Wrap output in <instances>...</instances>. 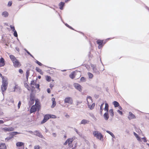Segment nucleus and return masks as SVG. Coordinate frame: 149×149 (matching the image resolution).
<instances>
[{"instance_id":"nucleus-54","label":"nucleus","mask_w":149,"mask_h":149,"mask_svg":"<svg viewBox=\"0 0 149 149\" xmlns=\"http://www.w3.org/2000/svg\"><path fill=\"white\" fill-rule=\"evenodd\" d=\"M19 72L21 74H22L23 73V71L21 69H19Z\"/></svg>"},{"instance_id":"nucleus-57","label":"nucleus","mask_w":149,"mask_h":149,"mask_svg":"<svg viewBox=\"0 0 149 149\" xmlns=\"http://www.w3.org/2000/svg\"><path fill=\"white\" fill-rule=\"evenodd\" d=\"M4 122V121L2 120H0V124H2Z\"/></svg>"},{"instance_id":"nucleus-62","label":"nucleus","mask_w":149,"mask_h":149,"mask_svg":"<svg viewBox=\"0 0 149 149\" xmlns=\"http://www.w3.org/2000/svg\"><path fill=\"white\" fill-rule=\"evenodd\" d=\"M49 86L51 88H52L53 87V85L52 84H50Z\"/></svg>"},{"instance_id":"nucleus-1","label":"nucleus","mask_w":149,"mask_h":149,"mask_svg":"<svg viewBox=\"0 0 149 149\" xmlns=\"http://www.w3.org/2000/svg\"><path fill=\"white\" fill-rule=\"evenodd\" d=\"M10 58L13 63V65L15 67H19L21 64L19 61L13 55H10Z\"/></svg>"},{"instance_id":"nucleus-21","label":"nucleus","mask_w":149,"mask_h":149,"mask_svg":"<svg viewBox=\"0 0 149 149\" xmlns=\"http://www.w3.org/2000/svg\"><path fill=\"white\" fill-rule=\"evenodd\" d=\"M6 146L4 143H1L0 144V149H6Z\"/></svg>"},{"instance_id":"nucleus-19","label":"nucleus","mask_w":149,"mask_h":149,"mask_svg":"<svg viewBox=\"0 0 149 149\" xmlns=\"http://www.w3.org/2000/svg\"><path fill=\"white\" fill-rule=\"evenodd\" d=\"M16 145L18 147H20L22 146H23L24 147V143L22 142H18L16 143ZM22 149H24V147Z\"/></svg>"},{"instance_id":"nucleus-20","label":"nucleus","mask_w":149,"mask_h":149,"mask_svg":"<svg viewBox=\"0 0 149 149\" xmlns=\"http://www.w3.org/2000/svg\"><path fill=\"white\" fill-rule=\"evenodd\" d=\"M30 100L31 101L30 102V104H33V102H34L35 100L34 97L32 96V95H31V94L30 95Z\"/></svg>"},{"instance_id":"nucleus-51","label":"nucleus","mask_w":149,"mask_h":149,"mask_svg":"<svg viewBox=\"0 0 149 149\" xmlns=\"http://www.w3.org/2000/svg\"><path fill=\"white\" fill-rule=\"evenodd\" d=\"M141 139L143 140V141L144 142H147V141L146 140V137H144L143 138H141Z\"/></svg>"},{"instance_id":"nucleus-22","label":"nucleus","mask_w":149,"mask_h":149,"mask_svg":"<svg viewBox=\"0 0 149 149\" xmlns=\"http://www.w3.org/2000/svg\"><path fill=\"white\" fill-rule=\"evenodd\" d=\"M134 136H135L137 139L139 141L141 142V138L138 136V134L135 132H134Z\"/></svg>"},{"instance_id":"nucleus-5","label":"nucleus","mask_w":149,"mask_h":149,"mask_svg":"<svg viewBox=\"0 0 149 149\" xmlns=\"http://www.w3.org/2000/svg\"><path fill=\"white\" fill-rule=\"evenodd\" d=\"M73 140L74 139L73 138L68 139L64 143V145H66L68 144V145L70 147H72V143Z\"/></svg>"},{"instance_id":"nucleus-39","label":"nucleus","mask_w":149,"mask_h":149,"mask_svg":"<svg viewBox=\"0 0 149 149\" xmlns=\"http://www.w3.org/2000/svg\"><path fill=\"white\" fill-rule=\"evenodd\" d=\"M88 74L89 78H93V75L92 74L88 72Z\"/></svg>"},{"instance_id":"nucleus-7","label":"nucleus","mask_w":149,"mask_h":149,"mask_svg":"<svg viewBox=\"0 0 149 149\" xmlns=\"http://www.w3.org/2000/svg\"><path fill=\"white\" fill-rule=\"evenodd\" d=\"M91 66L92 68L93 72L97 74H99L100 72L96 68V66L95 65L93 64H91Z\"/></svg>"},{"instance_id":"nucleus-15","label":"nucleus","mask_w":149,"mask_h":149,"mask_svg":"<svg viewBox=\"0 0 149 149\" xmlns=\"http://www.w3.org/2000/svg\"><path fill=\"white\" fill-rule=\"evenodd\" d=\"M89 121L86 119H83L81 122L80 124L86 125L88 124L89 123Z\"/></svg>"},{"instance_id":"nucleus-16","label":"nucleus","mask_w":149,"mask_h":149,"mask_svg":"<svg viewBox=\"0 0 149 149\" xmlns=\"http://www.w3.org/2000/svg\"><path fill=\"white\" fill-rule=\"evenodd\" d=\"M106 132L107 133L109 134L112 137V140L113 141V138H114V139L116 138V137H115V135L113 134L112 132H111L108 130H107V131H106Z\"/></svg>"},{"instance_id":"nucleus-30","label":"nucleus","mask_w":149,"mask_h":149,"mask_svg":"<svg viewBox=\"0 0 149 149\" xmlns=\"http://www.w3.org/2000/svg\"><path fill=\"white\" fill-rule=\"evenodd\" d=\"M89 116L91 117L95 121L97 120V119L95 117L93 113H89Z\"/></svg>"},{"instance_id":"nucleus-23","label":"nucleus","mask_w":149,"mask_h":149,"mask_svg":"<svg viewBox=\"0 0 149 149\" xmlns=\"http://www.w3.org/2000/svg\"><path fill=\"white\" fill-rule=\"evenodd\" d=\"M21 133L20 132H11L10 133V135L11 136H13L14 135H17V134H21Z\"/></svg>"},{"instance_id":"nucleus-35","label":"nucleus","mask_w":149,"mask_h":149,"mask_svg":"<svg viewBox=\"0 0 149 149\" xmlns=\"http://www.w3.org/2000/svg\"><path fill=\"white\" fill-rule=\"evenodd\" d=\"M30 72L29 70H27L26 72V78L27 80L28 79Z\"/></svg>"},{"instance_id":"nucleus-36","label":"nucleus","mask_w":149,"mask_h":149,"mask_svg":"<svg viewBox=\"0 0 149 149\" xmlns=\"http://www.w3.org/2000/svg\"><path fill=\"white\" fill-rule=\"evenodd\" d=\"M14 91H15L17 89L18 91L20 90V88L19 86H18L17 85H16L15 87L14 88Z\"/></svg>"},{"instance_id":"nucleus-48","label":"nucleus","mask_w":149,"mask_h":149,"mask_svg":"<svg viewBox=\"0 0 149 149\" xmlns=\"http://www.w3.org/2000/svg\"><path fill=\"white\" fill-rule=\"evenodd\" d=\"M34 149H40V147L39 146H34Z\"/></svg>"},{"instance_id":"nucleus-44","label":"nucleus","mask_w":149,"mask_h":149,"mask_svg":"<svg viewBox=\"0 0 149 149\" xmlns=\"http://www.w3.org/2000/svg\"><path fill=\"white\" fill-rule=\"evenodd\" d=\"M13 137V136H11L9 137H8L6 138L5 140L6 141H8L9 140H10Z\"/></svg>"},{"instance_id":"nucleus-26","label":"nucleus","mask_w":149,"mask_h":149,"mask_svg":"<svg viewBox=\"0 0 149 149\" xmlns=\"http://www.w3.org/2000/svg\"><path fill=\"white\" fill-rule=\"evenodd\" d=\"M109 112L110 116L112 117H113L114 115L113 110L112 109H110L109 111H108V112Z\"/></svg>"},{"instance_id":"nucleus-42","label":"nucleus","mask_w":149,"mask_h":149,"mask_svg":"<svg viewBox=\"0 0 149 149\" xmlns=\"http://www.w3.org/2000/svg\"><path fill=\"white\" fill-rule=\"evenodd\" d=\"M14 32V36L16 37H17V31L16 30L13 31Z\"/></svg>"},{"instance_id":"nucleus-43","label":"nucleus","mask_w":149,"mask_h":149,"mask_svg":"<svg viewBox=\"0 0 149 149\" xmlns=\"http://www.w3.org/2000/svg\"><path fill=\"white\" fill-rule=\"evenodd\" d=\"M24 50L26 52V53L28 54H29V55H30L33 58H34L33 56L26 49H24Z\"/></svg>"},{"instance_id":"nucleus-13","label":"nucleus","mask_w":149,"mask_h":149,"mask_svg":"<svg viewBox=\"0 0 149 149\" xmlns=\"http://www.w3.org/2000/svg\"><path fill=\"white\" fill-rule=\"evenodd\" d=\"M37 110V107L36 106L33 105L31 108L30 109V112L32 113L36 111Z\"/></svg>"},{"instance_id":"nucleus-59","label":"nucleus","mask_w":149,"mask_h":149,"mask_svg":"<svg viewBox=\"0 0 149 149\" xmlns=\"http://www.w3.org/2000/svg\"><path fill=\"white\" fill-rule=\"evenodd\" d=\"M12 4V3L11 2H10V1L8 3V5L9 6H11Z\"/></svg>"},{"instance_id":"nucleus-3","label":"nucleus","mask_w":149,"mask_h":149,"mask_svg":"<svg viewBox=\"0 0 149 149\" xmlns=\"http://www.w3.org/2000/svg\"><path fill=\"white\" fill-rule=\"evenodd\" d=\"M94 136L97 139L102 140L103 139V136L101 133L97 131H94L93 132Z\"/></svg>"},{"instance_id":"nucleus-11","label":"nucleus","mask_w":149,"mask_h":149,"mask_svg":"<svg viewBox=\"0 0 149 149\" xmlns=\"http://www.w3.org/2000/svg\"><path fill=\"white\" fill-rule=\"evenodd\" d=\"M97 43L99 45L98 47L100 49L104 45V43L103 44V40H98L97 41Z\"/></svg>"},{"instance_id":"nucleus-46","label":"nucleus","mask_w":149,"mask_h":149,"mask_svg":"<svg viewBox=\"0 0 149 149\" xmlns=\"http://www.w3.org/2000/svg\"><path fill=\"white\" fill-rule=\"evenodd\" d=\"M74 130L80 136H81V134L78 131L77 129H75Z\"/></svg>"},{"instance_id":"nucleus-12","label":"nucleus","mask_w":149,"mask_h":149,"mask_svg":"<svg viewBox=\"0 0 149 149\" xmlns=\"http://www.w3.org/2000/svg\"><path fill=\"white\" fill-rule=\"evenodd\" d=\"M128 118L129 120H130L132 119L135 118V117L134 115L131 112H129V114L128 116Z\"/></svg>"},{"instance_id":"nucleus-49","label":"nucleus","mask_w":149,"mask_h":149,"mask_svg":"<svg viewBox=\"0 0 149 149\" xmlns=\"http://www.w3.org/2000/svg\"><path fill=\"white\" fill-rule=\"evenodd\" d=\"M0 77H1L2 78V81H3L4 79H7L6 77L4 78L3 76H2V74L1 73H0Z\"/></svg>"},{"instance_id":"nucleus-29","label":"nucleus","mask_w":149,"mask_h":149,"mask_svg":"<svg viewBox=\"0 0 149 149\" xmlns=\"http://www.w3.org/2000/svg\"><path fill=\"white\" fill-rule=\"evenodd\" d=\"M113 104L114 106L115 107H117L119 106V103L117 101H114L113 102Z\"/></svg>"},{"instance_id":"nucleus-47","label":"nucleus","mask_w":149,"mask_h":149,"mask_svg":"<svg viewBox=\"0 0 149 149\" xmlns=\"http://www.w3.org/2000/svg\"><path fill=\"white\" fill-rule=\"evenodd\" d=\"M10 27L11 28V29L12 30V31H13L15 30V27L13 26H12L11 25L10 26Z\"/></svg>"},{"instance_id":"nucleus-28","label":"nucleus","mask_w":149,"mask_h":149,"mask_svg":"<svg viewBox=\"0 0 149 149\" xmlns=\"http://www.w3.org/2000/svg\"><path fill=\"white\" fill-rule=\"evenodd\" d=\"M104 110L106 111V112H108L109 111V105L107 103L105 104V107L104 108Z\"/></svg>"},{"instance_id":"nucleus-4","label":"nucleus","mask_w":149,"mask_h":149,"mask_svg":"<svg viewBox=\"0 0 149 149\" xmlns=\"http://www.w3.org/2000/svg\"><path fill=\"white\" fill-rule=\"evenodd\" d=\"M0 131L2 132H10L13 131L14 130V128L12 127H5L1 128L0 129Z\"/></svg>"},{"instance_id":"nucleus-9","label":"nucleus","mask_w":149,"mask_h":149,"mask_svg":"<svg viewBox=\"0 0 149 149\" xmlns=\"http://www.w3.org/2000/svg\"><path fill=\"white\" fill-rule=\"evenodd\" d=\"M33 134L38 136L41 138H43L44 137L42 134L41 133L39 132V131L36 130L33 132Z\"/></svg>"},{"instance_id":"nucleus-24","label":"nucleus","mask_w":149,"mask_h":149,"mask_svg":"<svg viewBox=\"0 0 149 149\" xmlns=\"http://www.w3.org/2000/svg\"><path fill=\"white\" fill-rule=\"evenodd\" d=\"M36 70L37 72L41 74H43V72L38 67H36Z\"/></svg>"},{"instance_id":"nucleus-63","label":"nucleus","mask_w":149,"mask_h":149,"mask_svg":"<svg viewBox=\"0 0 149 149\" xmlns=\"http://www.w3.org/2000/svg\"><path fill=\"white\" fill-rule=\"evenodd\" d=\"M52 101L53 102H55V99L54 98H53L52 99Z\"/></svg>"},{"instance_id":"nucleus-32","label":"nucleus","mask_w":149,"mask_h":149,"mask_svg":"<svg viewBox=\"0 0 149 149\" xmlns=\"http://www.w3.org/2000/svg\"><path fill=\"white\" fill-rule=\"evenodd\" d=\"M60 9L61 10H63V7L64 5V3L63 2H61L60 4Z\"/></svg>"},{"instance_id":"nucleus-14","label":"nucleus","mask_w":149,"mask_h":149,"mask_svg":"<svg viewBox=\"0 0 149 149\" xmlns=\"http://www.w3.org/2000/svg\"><path fill=\"white\" fill-rule=\"evenodd\" d=\"M103 116L104 118L106 120H107L109 117L108 114V112H106L104 114Z\"/></svg>"},{"instance_id":"nucleus-18","label":"nucleus","mask_w":149,"mask_h":149,"mask_svg":"<svg viewBox=\"0 0 149 149\" xmlns=\"http://www.w3.org/2000/svg\"><path fill=\"white\" fill-rule=\"evenodd\" d=\"M4 59L1 58L0 59V67L3 66L4 65Z\"/></svg>"},{"instance_id":"nucleus-61","label":"nucleus","mask_w":149,"mask_h":149,"mask_svg":"<svg viewBox=\"0 0 149 149\" xmlns=\"http://www.w3.org/2000/svg\"><path fill=\"white\" fill-rule=\"evenodd\" d=\"M28 132L31 134H33V132L31 131H29Z\"/></svg>"},{"instance_id":"nucleus-2","label":"nucleus","mask_w":149,"mask_h":149,"mask_svg":"<svg viewBox=\"0 0 149 149\" xmlns=\"http://www.w3.org/2000/svg\"><path fill=\"white\" fill-rule=\"evenodd\" d=\"M7 80V79H5L3 81H2V84L1 86V90L3 94V93L6 90L7 88L8 82Z\"/></svg>"},{"instance_id":"nucleus-37","label":"nucleus","mask_w":149,"mask_h":149,"mask_svg":"<svg viewBox=\"0 0 149 149\" xmlns=\"http://www.w3.org/2000/svg\"><path fill=\"white\" fill-rule=\"evenodd\" d=\"M80 81L83 82H85L86 81V79L84 77H82L80 79Z\"/></svg>"},{"instance_id":"nucleus-38","label":"nucleus","mask_w":149,"mask_h":149,"mask_svg":"<svg viewBox=\"0 0 149 149\" xmlns=\"http://www.w3.org/2000/svg\"><path fill=\"white\" fill-rule=\"evenodd\" d=\"M24 86L28 90H29L30 87L29 86V85L26 83L24 84Z\"/></svg>"},{"instance_id":"nucleus-27","label":"nucleus","mask_w":149,"mask_h":149,"mask_svg":"<svg viewBox=\"0 0 149 149\" xmlns=\"http://www.w3.org/2000/svg\"><path fill=\"white\" fill-rule=\"evenodd\" d=\"M88 105L90 109L91 110H92L93 109L94 107L95 104L94 103H93L92 105H90V104H88Z\"/></svg>"},{"instance_id":"nucleus-34","label":"nucleus","mask_w":149,"mask_h":149,"mask_svg":"<svg viewBox=\"0 0 149 149\" xmlns=\"http://www.w3.org/2000/svg\"><path fill=\"white\" fill-rule=\"evenodd\" d=\"M74 72H73L71 73L69 77L71 79H73L74 78Z\"/></svg>"},{"instance_id":"nucleus-56","label":"nucleus","mask_w":149,"mask_h":149,"mask_svg":"<svg viewBox=\"0 0 149 149\" xmlns=\"http://www.w3.org/2000/svg\"><path fill=\"white\" fill-rule=\"evenodd\" d=\"M36 88H38V89H39V84H36Z\"/></svg>"},{"instance_id":"nucleus-8","label":"nucleus","mask_w":149,"mask_h":149,"mask_svg":"<svg viewBox=\"0 0 149 149\" xmlns=\"http://www.w3.org/2000/svg\"><path fill=\"white\" fill-rule=\"evenodd\" d=\"M50 115L49 114H47L45 115L44 116V118L43 120L41 122V123L43 124L46 122L49 118Z\"/></svg>"},{"instance_id":"nucleus-25","label":"nucleus","mask_w":149,"mask_h":149,"mask_svg":"<svg viewBox=\"0 0 149 149\" xmlns=\"http://www.w3.org/2000/svg\"><path fill=\"white\" fill-rule=\"evenodd\" d=\"M2 15L5 17H7L8 15V13L7 11L3 12L2 13Z\"/></svg>"},{"instance_id":"nucleus-31","label":"nucleus","mask_w":149,"mask_h":149,"mask_svg":"<svg viewBox=\"0 0 149 149\" xmlns=\"http://www.w3.org/2000/svg\"><path fill=\"white\" fill-rule=\"evenodd\" d=\"M46 80L50 82L51 80V77L50 76H46L45 77Z\"/></svg>"},{"instance_id":"nucleus-10","label":"nucleus","mask_w":149,"mask_h":149,"mask_svg":"<svg viewBox=\"0 0 149 149\" xmlns=\"http://www.w3.org/2000/svg\"><path fill=\"white\" fill-rule=\"evenodd\" d=\"M74 86L75 88L79 90V91H82L81 86L78 83H74Z\"/></svg>"},{"instance_id":"nucleus-58","label":"nucleus","mask_w":149,"mask_h":149,"mask_svg":"<svg viewBox=\"0 0 149 149\" xmlns=\"http://www.w3.org/2000/svg\"><path fill=\"white\" fill-rule=\"evenodd\" d=\"M82 102H81L80 101H77V105H78L79 104H80Z\"/></svg>"},{"instance_id":"nucleus-17","label":"nucleus","mask_w":149,"mask_h":149,"mask_svg":"<svg viewBox=\"0 0 149 149\" xmlns=\"http://www.w3.org/2000/svg\"><path fill=\"white\" fill-rule=\"evenodd\" d=\"M87 100L88 104H90L92 102V98L90 96H88L87 98Z\"/></svg>"},{"instance_id":"nucleus-40","label":"nucleus","mask_w":149,"mask_h":149,"mask_svg":"<svg viewBox=\"0 0 149 149\" xmlns=\"http://www.w3.org/2000/svg\"><path fill=\"white\" fill-rule=\"evenodd\" d=\"M56 102H52V105L51 106V107L52 108H53L56 105Z\"/></svg>"},{"instance_id":"nucleus-33","label":"nucleus","mask_w":149,"mask_h":149,"mask_svg":"<svg viewBox=\"0 0 149 149\" xmlns=\"http://www.w3.org/2000/svg\"><path fill=\"white\" fill-rule=\"evenodd\" d=\"M104 104V102L101 105L100 107V112L101 114L102 113V111L103 110V107Z\"/></svg>"},{"instance_id":"nucleus-60","label":"nucleus","mask_w":149,"mask_h":149,"mask_svg":"<svg viewBox=\"0 0 149 149\" xmlns=\"http://www.w3.org/2000/svg\"><path fill=\"white\" fill-rule=\"evenodd\" d=\"M47 91L48 93H50V90L49 88H48L47 89Z\"/></svg>"},{"instance_id":"nucleus-41","label":"nucleus","mask_w":149,"mask_h":149,"mask_svg":"<svg viewBox=\"0 0 149 149\" xmlns=\"http://www.w3.org/2000/svg\"><path fill=\"white\" fill-rule=\"evenodd\" d=\"M31 84L32 87H33V86H32L36 84H35V82L34 80H32L31 81Z\"/></svg>"},{"instance_id":"nucleus-55","label":"nucleus","mask_w":149,"mask_h":149,"mask_svg":"<svg viewBox=\"0 0 149 149\" xmlns=\"http://www.w3.org/2000/svg\"><path fill=\"white\" fill-rule=\"evenodd\" d=\"M52 135H53V136L54 137H56V133H52Z\"/></svg>"},{"instance_id":"nucleus-52","label":"nucleus","mask_w":149,"mask_h":149,"mask_svg":"<svg viewBox=\"0 0 149 149\" xmlns=\"http://www.w3.org/2000/svg\"><path fill=\"white\" fill-rule=\"evenodd\" d=\"M117 112L121 115H122L123 114L122 112L119 110H117Z\"/></svg>"},{"instance_id":"nucleus-6","label":"nucleus","mask_w":149,"mask_h":149,"mask_svg":"<svg viewBox=\"0 0 149 149\" xmlns=\"http://www.w3.org/2000/svg\"><path fill=\"white\" fill-rule=\"evenodd\" d=\"M65 103H68L69 104H72L73 102L72 98L71 97H67L64 100Z\"/></svg>"},{"instance_id":"nucleus-45","label":"nucleus","mask_w":149,"mask_h":149,"mask_svg":"<svg viewBox=\"0 0 149 149\" xmlns=\"http://www.w3.org/2000/svg\"><path fill=\"white\" fill-rule=\"evenodd\" d=\"M50 118H56V116L54 115H50Z\"/></svg>"},{"instance_id":"nucleus-64","label":"nucleus","mask_w":149,"mask_h":149,"mask_svg":"<svg viewBox=\"0 0 149 149\" xmlns=\"http://www.w3.org/2000/svg\"><path fill=\"white\" fill-rule=\"evenodd\" d=\"M38 64L40 66H42V64L40 62H39Z\"/></svg>"},{"instance_id":"nucleus-53","label":"nucleus","mask_w":149,"mask_h":149,"mask_svg":"<svg viewBox=\"0 0 149 149\" xmlns=\"http://www.w3.org/2000/svg\"><path fill=\"white\" fill-rule=\"evenodd\" d=\"M2 43H5L6 42L5 41L4 39L3 38V37H2Z\"/></svg>"},{"instance_id":"nucleus-50","label":"nucleus","mask_w":149,"mask_h":149,"mask_svg":"<svg viewBox=\"0 0 149 149\" xmlns=\"http://www.w3.org/2000/svg\"><path fill=\"white\" fill-rule=\"evenodd\" d=\"M21 104V102L19 101L18 102V109H19L20 107V106Z\"/></svg>"}]
</instances>
